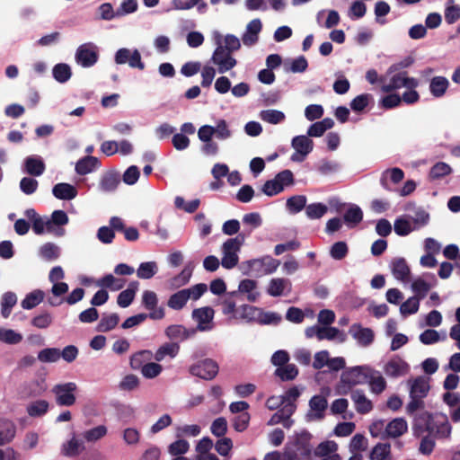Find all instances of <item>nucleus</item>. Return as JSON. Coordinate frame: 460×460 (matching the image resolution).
<instances>
[{"mask_svg": "<svg viewBox=\"0 0 460 460\" xmlns=\"http://www.w3.org/2000/svg\"><path fill=\"white\" fill-rule=\"evenodd\" d=\"M429 391V385L424 377L418 376L411 382V400L405 408L408 415H413L417 411H420L425 408L424 398L428 395Z\"/></svg>", "mask_w": 460, "mask_h": 460, "instance_id": "nucleus-1", "label": "nucleus"}, {"mask_svg": "<svg viewBox=\"0 0 460 460\" xmlns=\"http://www.w3.org/2000/svg\"><path fill=\"white\" fill-rule=\"evenodd\" d=\"M245 235L239 234L234 238L227 239L222 245L223 257L221 264L225 269L231 270L234 268L239 261L237 252L241 250L244 243Z\"/></svg>", "mask_w": 460, "mask_h": 460, "instance_id": "nucleus-2", "label": "nucleus"}, {"mask_svg": "<svg viewBox=\"0 0 460 460\" xmlns=\"http://www.w3.org/2000/svg\"><path fill=\"white\" fill-rule=\"evenodd\" d=\"M370 368L367 367H354L342 372L341 377L342 394H347L352 386L365 384L368 381Z\"/></svg>", "mask_w": 460, "mask_h": 460, "instance_id": "nucleus-3", "label": "nucleus"}, {"mask_svg": "<svg viewBox=\"0 0 460 460\" xmlns=\"http://www.w3.org/2000/svg\"><path fill=\"white\" fill-rule=\"evenodd\" d=\"M151 352L148 350H142L135 353L130 358V366L134 369L141 368V373L146 378H155L159 376L163 370V367L155 362H149L143 365L145 359H148Z\"/></svg>", "mask_w": 460, "mask_h": 460, "instance_id": "nucleus-4", "label": "nucleus"}, {"mask_svg": "<svg viewBox=\"0 0 460 460\" xmlns=\"http://www.w3.org/2000/svg\"><path fill=\"white\" fill-rule=\"evenodd\" d=\"M78 386L75 382L58 384L53 386L52 393L55 395L56 403L59 406H72L75 403V392Z\"/></svg>", "mask_w": 460, "mask_h": 460, "instance_id": "nucleus-5", "label": "nucleus"}, {"mask_svg": "<svg viewBox=\"0 0 460 460\" xmlns=\"http://www.w3.org/2000/svg\"><path fill=\"white\" fill-rule=\"evenodd\" d=\"M75 61L83 67L94 66L99 59L98 47L93 42L81 44L75 51Z\"/></svg>", "mask_w": 460, "mask_h": 460, "instance_id": "nucleus-6", "label": "nucleus"}, {"mask_svg": "<svg viewBox=\"0 0 460 460\" xmlns=\"http://www.w3.org/2000/svg\"><path fill=\"white\" fill-rule=\"evenodd\" d=\"M219 367L212 358H205L192 364L189 371L192 376L204 380H212L218 374Z\"/></svg>", "mask_w": 460, "mask_h": 460, "instance_id": "nucleus-7", "label": "nucleus"}, {"mask_svg": "<svg viewBox=\"0 0 460 460\" xmlns=\"http://www.w3.org/2000/svg\"><path fill=\"white\" fill-rule=\"evenodd\" d=\"M211 61L217 66V70L221 74L231 70L237 64L236 59L232 56V53L225 49L219 43L214 50Z\"/></svg>", "mask_w": 460, "mask_h": 460, "instance_id": "nucleus-8", "label": "nucleus"}, {"mask_svg": "<svg viewBox=\"0 0 460 460\" xmlns=\"http://www.w3.org/2000/svg\"><path fill=\"white\" fill-rule=\"evenodd\" d=\"M312 435L305 430L298 434L295 439L293 452H290L296 460H310L312 455V446L310 440Z\"/></svg>", "mask_w": 460, "mask_h": 460, "instance_id": "nucleus-9", "label": "nucleus"}, {"mask_svg": "<svg viewBox=\"0 0 460 460\" xmlns=\"http://www.w3.org/2000/svg\"><path fill=\"white\" fill-rule=\"evenodd\" d=\"M412 416L413 435L420 438L426 432L429 434V431L432 430V423L434 422L435 415L427 411H422L420 413L415 412Z\"/></svg>", "mask_w": 460, "mask_h": 460, "instance_id": "nucleus-10", "label": "nucleus"}, {"mask_svg": "<svg viewBox=\"0 0 460 460\" xmlns=\"http://www.w3.org/2000/svg\"><path fill=\"white\" fill-rule=\"evenodd\" d=\"M418 84L417 79L407 76V72H399L391 77L389 84L382 85V91L384 93H392L402 87L415 89Z\"/></svg>", "mask_w": 460, "mask_h": 460, "instance_id": "nucleus-11", "label": "nucleus"}, {"mask_svg": "<svg viewBox=\"0 0 460 460\" xmlns=\"http://www.w3.org/2000/svg\"><path fill=\"white\" fill-rule=\"evenodd\" d=\"M115 62L118 65L128 63L132 68H138L139 70L145 69V64L141 60V55L137 49L130 51V49L122 48L119 49L115 54Z\"/></svg>", "mask_w": 460, "mask_h": 460, "instance_id": "nucleus-12", "label": "nucleus"}, {"mask_svg": "<svg viewBox=\"0 0 460 460\" xmlns=\"http://www.w3.org/2000/svg\"><path fill=\"white\" fill-rule=\"evenodd\" d=\"M432 430L429 435L437 439H448L451 437L452 426L446 414H435Z\"/></svg>", "mask_w": 460, "mask_h": 460, "instance_id": "nucleus-13", "label": "nucleus"}, {"mask_svg": "<svg viewBox=\"0 0 460 460\" xmlns=\"http://www.w3.org/2000/svg\"><path fill=\"white\" fill-rule=\"evenodd\" d=\"M142 304L144 307L150 311L147 317L153 320H160L164 317V310L163 307L157 308L158 298L156 294L151 290H146L142 296Z\"/></svg>", "mask_w": 460, "mask_h": 460, "instance_id": "nucleus-14", "label": "nucleus"}, {"mask_svg": "<svg viewBox=\"0 0 460 460\" xmlns=\"http://www.w3.org/2000/svg\"><path fill=\"white\" fill-rule=\"evenodd\" d=\"M292 147L302 155L298 157L296 154L292 155V161H302L305 155L312 152L314 142L307 136H296L292 139Z\"/></svg>", "mask_w": 460, "mask_h": 460, "instance_id": "nucleus-15", "label": "nucleus"}, {"mask_svg": "<svg viewBox=\"0 0 460 460\" xmlns=\"http://www.w3.org/2000/svg\"><path fill=\"white\" fill-rule=\"evenodd\" d=\"M214 310L209 306H204L192 311V318L198 323V330L208 331L212 328L210 325L214 318Z\"/></svg>", "mask_w": 460, "mask_h": 460, "instance_id": "nucleus-16", "label": "nucleus"}, {"mask_svg": "<svg viewBox=\"0 0 460 460\" xmlns=\"http://www.w3.org/2000/svg\"><path fill=\"white\" fill-rule=\"evenodd\" d=\"M262 29V23L260 19L256 18L252 20L246 26V31L242 36L243 43L245 46L251 47L257 43L259 40V33Z\"/></svg>", "mask_w": 460, "mask_h": 460, "instance_id": "nucleus-17", "label": "nucleus"}, {"mask_svg": "<svg viewBox=\"0 0 460 460\" xmlns=\"http://www.w3.org/2000/svg\"><path fill=\"white\" fill-rule=\"evenodd\" d=\"M349 333L358 342L367 347L374 341V332L370 328H363L360 324L354 323L349 328Z\"/></svg>", "mask_w": 460, "mask_h": 460, "instance_id": "nucleus-18", "label": "nucleus"}, {"mask_svg": "<svg viewBox=\"0 0 460 460\" xmlns=\"http://www.w3.org/2000/svg\"><path fill=\"white\" fill-rule=\"evenodd\" d=\"M197 331L194 328L187 329L181 324H172L165 329V334L170 340L183 341L194 336Z\"/></svg>", "mask_w": 460, "mask_h": 460, "instance_id": "nucleus-19", "label": "nucleus"}, {"mask_svg": "<svg viewBox=\"0 0 460 460\" xmlns=\"http://www.w3.org/2000/svg\"><path fill=\"white\" fill-rule=\"evenodd\" d=\"M407 430V421L403 418H395L386 425L383 438H396L402 436Z\"/></svg>", "mask_w": 460, "mask_h": 460, "instance_id": "nucleus-20", "label": "nucleus"}, {"mask_svg": "<svg viewBox=\"0 0 460 460\" xmlns=\"http://www.w3.org/2000/svg\"><path fill=\"white\" fill-rule=\"evenodd\" d=\"M101 166L100 160L92 155H86L75 164V172L79 175H86Z\"/></svg>", "mask_w": 460, "mask_h": 460, "instance_id": "nucleus-21", "label": "nucleus"}, {"mask_svg": "<svg viewBox=\"0 0 460 460\" xmlns=\"http://www.w3.org/2000/svg\"><path fill=\"white\" fill-rule=\"evenodd\" d=\"M52 194L55 198L62 200L74 199L77 194V189L69 183L60 182L54 185Z\"/></svg>", "mask_w": 460, "mask_h": 460, "instance_id": "nucleus-22", "label": "nucleus"}, {"mask_svg": "<svg viewBox=\"0 0 460 460\" xmlns=\"http://www.w3.org/2000/svg\"><path fill=\"white\" fill-rule=\"evenodd\" d=\"M16 435V425L7 419H0V446L11 443Z\"/></svg>", "mask_w": 460, "mask_h": 460, "instance_id": "nucleus-23", "label": "nucleus"}, {"mask_svg": "<svg viewBox=\"0 0 460 460\" xmlns=\"http://www.w3.org/2000/svg\"><path fill=\"white\" fill-rule=\"evenodd\" d=\"M84 442L74 436L62 445L61 454L67 457H75L84 451Z\"/></svg>", "mask_w": 460, "mask_h": 460, "instance_id": "nucleus-24", "label": "nucleus"}, {"mask_svg": "<svg viewBox=\"0 0 460 460\" xmlns=\"http://www.w3.org/2000/svg\"><path fill=\"white\" fill-rule=\"evenodd\" d=\"M350 397L355 403L356 411L360 414L368 413L373 409V404L361 390L352 391Z\"/></svg>", "mask_w": 460, "mask_h": 460, "instance_id": "nucleus-25", "label": "nucleus"}, {"mask_svg": "<svg viewBox=\"0 0 460 460\" xmlns=\"http://www.w3.org/2000/svg\"><path fill=\"white\" fill-rule=\"evenodd\" d=\"M291 290V282L288 279L276 278L272 279L268 286L267 293L271 296H279L283 295L284 290Z\"/></svg>", "mask_w": 460, "mask_h": 460, "instance_id": "nucleus-26", "label": "nucleus"}, {"mask_svg": "<svg viewBox=\"0 0 460 460\" xmlns=\"http://www.w3.org/2000/svg\"><path fill=\"white\" fill-rule=\"evenodd\" d=\"M120 182V177L118 172H108L104 173L100 181V189L103 192L114 191Z\"/></svg>", "mask_w": 460, "mask_h": 460, "instance_id": "nucleus-27", "label": "nucleus"}, {"mask_svg": "<svg viewBox=\"0 0 460 460\" xmlns=\"http://www.w3.org/2000/svg\"><path fill=\"white\" fill-rule=\"evenodd\" d=\"M334 126V121L331 118H324L323 119L312 124L308 130V137H322L326 130L331 129Z\"/></svg>", "mask_w": 460, "mask_h": 460, "instance_id": "nucleus-28", "label": "nucleus"}, {"mask_svg": "<svg viewBox=\"0 0 460 460\" xmlns=\"http://www.w3.org/2000/svg\"><path fill=\"white\" fill-rule=\"evenodd\" d=\"M296 405L293 402H287L276 413L272 415L269 421V425H276L289 419L295 412Z\"/></svg>", "mask_w": 460, "mask_h": 460, "instance_id": "nucleus-29", "label": "nucleus"}, {"mask_svg": "<svg viewBox=\"0 0 460 460\" xmlns=\"http://www.w3.org/2000/svg\"><path fill=\"white\" fill-rule=\"evenodd\" d=\"M97 286L109 288L111 291H118L124 288L126 280L115 278L112 274H106L97 281Z\"/></svg>", "mask_w": 460, "mask_h": 460, "instance_id": "nucleus-30", "label": "nucleus"}, {"mask_svg": "<svg viewBox=\"0 0 460 460\" xmlns=\"http://www.w3.org/2000/svg\"><path fill=\"white\" fill-rule=\"evenodd\" d=\"M392 272L395 279L405 280L410 275V268L403 258H397L392 261Z\"/></svg>", "mask_w": 460, "mask_h": 460, "instance_id": "nucleus-31", "label": "nucleus"}, {"mask_svg": "<svg viewBox=\"0 0 460 460\" xmlns=\"http://www.w3.org/2000/svg\"><path fill=\"white\" fill-rule=\"evenodd\" d=\"M449 82L444 76H435L431 79L429 84V91L436 98L442 97L448 88Z\"/></svg>", "mask_w": 460, "mask_h": 460, "instance_id": "nucleus-32", "label": "nucleus"}, {"mask_svg": "<svg viewBox=\"0 0 460 460\" xmlns=\"http://www.w3.org/2000/svg\"><path fill=\"white\" fill-rule=\"evenodd\" d=\"M119 322V316L117 313L111 314H102V319L96 326V331L99 332H107L113 330Z\"/></svg>", "mask_w": 460, "mask_h": 460, "instance_id": "nucleus-33", "label": "nucleus"}, {"mask_svg": "<svg viewBox=\"0 0 460 460\" xmlns=\"http://www.w3.org/2000/svg\"><path fill=\"white\" fill-rule=\"evenodd\" d=\"M363 219V212L357 205H351L343 215V220L349 227H354Z\"/></svg>", "mask_w": 460, "mask_h": 460, "instance_id": "nucleus-34", "label": "nucleus"}, {"mask_svg": "<svg viewBox=\"0 0 460 460\" xmlns=\"http://www.w3.org/2000/svg\"><path fill=\"white\" fill-rule=\"evenodd\" d=\"M180 350V346L176 342H169L162 345L155 354V359L156 361H162L166 356L174 358L177 356Z\"/></svg>", "mask_w": 460, "mask_h": 460, "instance_id": "nucleus-35", "label": "nucleus"}, {"mask_svg": "<svg viewBox=\"0 0 460 460\" xmlns=\"http://www.w3.org/2000/svg\"><path fill=\"white\" fill-rule=\"evenodd\" d=\"M45 164L40 158L29 156L25 160V170L32 176H40L45 171Z\"/></svg>", "mask_w": 460, "mask_h": 460, "instance_id": "nucleus-36", "label": "nucleus"}, {"mask_svg": "<svg viewBox=\"0 0 460 460\" xmlns=\"http://www.w3.org/2000/svg\"><path fill=\"white\" fill-rule=\"evenodd\" d=\"M189 299L190 295L187 294V291L181 289L169 297L167 305L173 310H181L186 305Z\"/></svg>", "mask_w": 460, "mask_h": 460, "instance_id": "nucleus-37", "label": "nucleus"}, {"mask_svg": "<svg viewBox=\"0 0 460 460\" xmlns=\"http://www.w3.org/2000/svg\"><path fill=\"white\" fill-rule=\"evenodd\" d=\"M49 408V403L46 400H37L31 402L27 408V413L30 417L36 418L45 415Z\"/></svg>", "mask_w": 460, "mask_h": 460, "instance_id": "nucleus-38", "label": "nucleus"}, {"mask_svg": "<svg viewBox=\"0 0 460 460\" xmlns=\"http://www.w3.org/2000/svg\"><path fill=\"white\" fill-rule=\"evenodd\" d=\"M451 166L445 162L436 163L429 170V178L431 181L439 180L452 173Z\"/></svg>", "mask_w": 460, "mask_h": 460, "instance_id": "nucleus-39", "label": "nucleus"}, {"mask_svg": "<svg viewBox=\"0 0 460 460\" xmlns=\"http://www.w3.org/2000/svg\"><path fill=\"white\" fill-rule=\"evenodd\" d=\"M44 299V292L40 289L33 290L26 295L25 298L22 301L21 305L23 309H32L40 305Z\"/></svg>", "mask_w": 460, "mask_h": 460, "instance_id": "nucleus-40", "label": "nucleus"}, {"mask_svg": "<svg viewBox=\"0 0 460 460\" xmlns=\"http://www.w3.org/2000/svg\"><path fill=\"white\" fill-rule=\"evenodd\" d=\"M391 456V445L389 443H377L369 453L370 460H386Z\"/></svg>", "mask_w": 460, "mask_h": 460, "instance_id": "nucleus-41", "label": "nucleus"}, {"mask_svg": "<svg viewBox=\"0 0 460 460\" xmlns=\"http://www.w3.org/2000/svg\"><path fill=\"white\" fill-rule=\"evenodd\" d=\"M369 384L371 390L375 394H381L386 387V382L379 372L370 369L369 378L367 382Z\"/></svg>", "mask_w": 460, "mask_h": 460, "instance_id": "nucleus-42", "label": "nucleus"}, {"mask_svg": "<svg viewBox=\"0 0 460 460\" xmlns=\"http://www.w3.org/2000/svg\"><path fill=\"white\" fill-rule=\"evenodd\" d=\"M309 406L312 411H315L317 419L323 418V411L328 407L327 399L323 395H314L309 401Z\"/></svg>", "mask_w": 460, "mask_h": 460, "instance_id": "nucleus-43", "label": "nucleus"}, {"mask_svg": "<svg viewBox=\"0 0 460 460\" xmlns=\"http://www.w3.org/2000/svg\"><path fill=\"white\" fill-rule=\"evenodd\" d=\"M386 174H389L390 176V180L394 182V183H399L400 181H402L404 178V172L402 169L400 168H397V167H394V168H392L390 170H386L381 179H380V183L382 185V187L385 190H390V188L388 186V182H387V178H386Z\"/></svg>", "mask_w": 460, "mask_h": 460, "instance_id": "nucleus-44", "label": "nucleus"}, {"mask_svg": "<svg viewBox=\"0 0 460 460\" xmlns=\"http://www.w3.org/2000/svg\"><path fill=\"white\" fill-rule=\"evenodd\" d=\"M17 303V296L13 292H5L2 296L1 301V314L3 317L7 318L9 317L12 308L16 305Z\"/></svg>", "mask_w": 460, "mask_h": 460, "instance_id": "nucleus-45", "label": "nucleus"}, {"mask_svg": "<svg viewBox=\"0 0 460 460\" xmlns=\"http://www.w3.org/2000/svg\"><path fill=\"white\" fill-rule=\"evenodd\" d=\"M52 74L56 81L64 84L70 79L72 71L67 64L59 63L53 67Z\"/></svg>", "mask_w": 460, "mask_h": 460, "instance_id": "nucleus-46", "label": "nucleus"}, {"mask_svg": "<svg viewBox=\"0 0 460 460\" xmlns=\"http://www.w3.org/2000/svg\"><path fill=\"white\" fill-rule=\"evenodd\" d=\"M328 211V207L321 202L312 203L305 207V214L310 219H319Z\"/></svg>", "mask_w": 460, "mask_h": 460, "instance_id": "nucleus-47", "label": "nucleus"}, {"mask_svg": "<svg viewBox=\"0 0 460 460\" xmlns=\"http://www.w3.org/2000/svg\"><path fill=\"white\" fill-rule=\"evenodd\" d=\"M306 197L305 195L292 196L287 200V208L292 214H296L305 208Z\"/></svg>", "mask_w": 460, "mask_h": 460, "instance_id": "nucleus-48", "label": "nucleus"}, {"mask_svg": "<svg viewBox=\"0 0 460 460\" xmlns=\"http://www.w3.org/2000/svg\"><path fill=\"white\" fill-rule=\"evenodd\" d=\"M68 223V217L63 210H55L51 215V219L46 221V229L52 232L53 226H65Z\"/></svg>", "mask_w": 460, "mask_h": 460, "instance_id": "nucleus-49", "label": "nucleus"}, {"mask_svg": "<svg viewBox=\"0 0 460 460\" xmlns=\"http://www.w3.org/2000/svg\"><path fill=\"white\" fill-rule=\"evenodd\" d=\"M275 375L282 381H290L296 377L298 375V369L294 364H286L278 367L275 371Z\"/></svg>", "mask_w": 460, "mask_h": 460, "instance_id": "nucleus-50", "label": "nucleus"}, {"mask_svg": "<svg viewBox=\"0 0 460 460\" xmlns=\"http://www.w3.org/2000/svg\"><path fill=\"white\" fill-rule=\"evenodd\" d=\"M157 264L155 261L142 262L137 270V276L139 279H149L157 272Z\"/></svg>", "mask_w": 460, "mask_h": 460, "instance_id": "nucleus-51", "label": "nucleus"}, {"mask_svg": "<svg viewBox=\"0 0 460 460\" xmlns=\"http://www.w3.org/2000/svg\"><path fill=\"white\" fill-rule=\"evenodd\" d=\"M108 429L105 425H99L83 433V438L87 442H96L107 435Z\"/></svg>", "mask_w": 460, "mask_h": 460, "instance_id": "nucleus-52", "label": "nucleus"}, {"mask_svg": "<svg viewBox=\"0 0 460 460\" xmlns=\"http://www.w3.org/2000/svg\"><path fill=\"white\" fill-rule=\"evenodd\" d=\"M40 255L46 261H55L60 255V250L53 243H46L40 249Z\"/></svg>", "mask_w": 460, "mask_h": 460, "instance_id": "nucleus-53", "label": "nucleus"}, {"mask_svg": "<svg viewBox=\"0 0 460 460\" xmlns=\"http://www.w3.org/2000/svg\"><path fill=\"white\" fill-rule=\"evenodd\" d=\"M192 275V270L189 268H184L177 276L169 280L172 288H179L186 285Z\"/></svg>", "mask_w": 460, "mask_h": 460, "instance_id": "nucleus-54", "label": "nucleus"}, {"mask_svg": "<svg viewBox=\"0 0 460 460\" xmlns=\"http://www.w3.org/2000/svg\"><path fill=\"white\" fill-rule=\"evenodd\" d=\"M349 253V247L343 241L334 243L330 249V255L336 261L343 260Z\"/></svg>", "mask_w": 460, "mask_h": 460, "instance_id": "nucleus-55", "label": "nucleus"}, {"mask_svg": "<svg viewBox=\"0 0 460 460\" xmlns=\"http://www.w3.org/2000/svg\"><path fill=\"white\" fill-rule=\"evenodd\" d=\"M371 99L369 93L359 94L350 102V108L355 112H361L367 107Z\"/></svg>", "mask_w": 460, "mask_h": 460, "instance_id": "nucleus-56", "label": "nucleus"}, {"mask_svg": "<svg viewBox=\"0 0 460 460\" xmlns=\"http://www.w3.org/2000/svg\"><path fill=\"white\" fill-rule=\"evenodd\" d=\"M285 114L277 110H266L261 112V119L270 124H279L285 119Z\"/></svg>", "mask_w": 460, "mask_h": 460, "instance_id": "nucleus-57", "label": "nucleus"}, {"mask_svg": "<svg viewBox=\"0 0 460 460\" xmlns=\"http://www.w3.org/2000/svg\"><path fill=\"white\" fill-rule=\"evenodd\" d=\"M447 339L446 334L441 338L439 333L433 329H428L420 335V341L425 345L434 344L439 341H445Z\"/></svg>", "mask_w": 460, "mask_h": 460, "instance_id": "nucleus-58", "label": "nucleus"}, {"mask_svg": "<svg viewBox=\"0 0 460 460\" xmlns=\"http://www.w3.org/2000/svg\"><path fill=\"white\" fill-rule=\"evenodd\" d=\"M257 287V282L252 279H243L238 287L241 293H248L247 298L251 302H254L257 299L258 294H253L252 291Z\"/></svg>", "mask_w": 460, "mask_h": 460, "instance_id": "nucleus-59", "label": "nucleus"}, {"mask_svg": "<svg viewBox=\"0 0 460 460\" xmlns=\"http://www.w3.org/2000/svg\"><path fill=\"white\" fill-rule=\"evenodd\" d=\"M190 448V444L185 439H178L168 447V452L170 455L174 456H181V455L187 453Z\"/></svg>", "mask_w": 460, "mask_h": 460, "instance_id": "nucleus-60", "label": "nucleus"}, {"mask_svg": "<svg viewBox=\"0 0 460 460\" xmlns=\"http://www.w3.org/2000/svg\"><path fill=\"white\" fill-rule=\"evenodd\" d=\"M60 358V350L57 348H47L40 350L38 359L41 362H56Z\"/></svg>", "mask_w": 460, "mask_h": 460, "instance_id": "nucleus-61", "label": "nucleus"}, {"mask_svg": "<svg viewBox=\"0 0 460 460\" xmlns=\"http://www.w3.org/2000/svg\"><path fill=\"white\" fill-rule=\"evenodd\" d=\"M210 431L217 438L224 437L227 432L226 420L224 417L217 418L210 426Z\"/></svg>", "mask_w": 460, "mask_h": 460, "instance_id": "nucleus-62", "label": "nucleus"}, {"mask_svg": "<svg viewBox=\"0 0 460 460\" xmlns=\"http://www.w3.org/2000/svg\"><path fill=\"white\" fill-rule=\"evenodd\" d=\"M367 447V439L363 434L357 433L354 435L349 443L350 452L365 451Z\"/></svg>", "mask_w": 460, "mask_h": 460, "instance_id": "nucleus-63", "label": "nucleus"}, {"mask_svg": "<svg viewBox=\"0 0 460 460\" xmlns=\"http://www.w3.org/2000/svg\"><path fill=\"white\" fill-rule=\"evenodd\" d=\"M404 370V364L396 360H390L385 367V374L394 377L403 375Z\"/></svg>", "mask_w": 460, "mask_h": 460, "instance_id": "nucleus-64", "label": "nucleus"}]
</instances>
